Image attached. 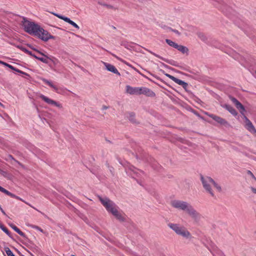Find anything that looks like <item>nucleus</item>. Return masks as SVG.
Segmentation results:
<instances>
[{
  "instance_id": "79ce46f5",
  "label": "nucleus",
  "mask_w": 256,
  "mask_h": 256,
  "mask_svg": "<svg viewBox=\"0 0 256 256\" xmlns=\"http://www.w3.org/2000/svg\"><path fill=\"white\" fill-rule=\"evenodd\" d=\"M32 56L34 57V58H36V59L38 60V58L39 57L36 56V55L34 54H33V56Z\"/></svg>"
},
{
  "instance_id": "f8f14e48",
  "label": "nucleus",
  "mask_w": 256,
  "mask_h": 256,
  "mask_svg": "<svg viewBox=\"0 0 256 256\" xmlns=\"http://www.w3.org/2000/svg\"><path fill=\"white\" fill-rule=\"evenodd\" d=\"M102 64L104 66L106 70H107L108 71L112 72L114 74L120 75V72H118V70L116 68V67L114 66L104 62H102Z\"/></svg>"
},
{
  "instance_id": "2f4dec72",
  "label": "nucleus",
  "mask_w": 256,
  "mask_h": 256,
  "mask_svg": "<svg viewBox=\"0 0 256 256\" xmlns=\"http://www.w3.org/2000/svg\"><path fill=\"white\" fill-rule=\"evenodd\" d=\"M240 55L238 53L236 52H234V58L236 60H239L240 58Z\"/></svg>"
},
{
  "instance_id": "4468645a",
  "label": "nucleus",
  "mask_w": 256,
  "mask_h": 256,
  "mask_svg": "<svg viewBox=\"0 0 256 256\" xmlns=\"http://www.w3.org/2000/svg\"><path fill=\"white\" fill-rule=\"evenodd\" d=\"M0 192L5 194H6L10 196L11 198H16L17 200H21L20 197L18 196H16V195L14 194H12V192H8L4 188L0 186Z\"/></svg>"
},
{
  "instance_id": "37998d69",
  "label": "nucleus",
  "mask_w": 256,
  "mask_h": 256,
  "mask_svg": "<svg viewBox=\"0 0 256 256\" xmlns=\"http://www.w3.org/2000/svg\"><path fill=\"white\" fill-rule=\"evenodd\" d=\"M20 198L21 199V200H22L24 202V200H23ZM24 203H26V204H28V202H24ZM28 205L30 206H32L30 204H28Z\"/></svg>"
},
{
  "instance_id": "c756f323",
  "label": "nucleus",
  "mask_w": 256,
  "mask_h": 256,
  "mask_svg": "<svg viewBox=\"0 0 256 256\" xmlns=\"http://www.w3.org/2000/svg\"><path fill=\"white\" fill-rule=\"evenodd\" d=\"M198 36L203 41H205L206 40V37L202 33L198 34Z\"/></svg>"
},
{
  "instance_id": "9d476101",
  "label": "nucleus",
  "mask_w": 256,
  "mask_h": 256,
  "mask_svg": "<svg viewBox=\"0 0 256 256\" xmlns=\"http://www.w3.org/2000/svg\"><path fill=\"white\" fill-rule=\"evenodd\" d=\"M52 14L54 15L57 16L59 18L62 19V20H64V21H65L66 22L72 25L73 26H74L76 28H77V29L80 28L79 26L76 23H75L74 22L70 20L69 18L64 16H63L58 14L54 13V12H52Z\"/></svg>"
},
{
  "instance_id": "20e7f679",
  "label": "nucleus",
  "mask_w": 256,
  "mask_h": 256,
  "mask_svg": "<svg viewBox=\"0 0 256 256\" xmlns=\"http://www.w3.org/2000/svg\"><path fill=\"white\" fill-rule=\"evenodd\" d=\"M200 180L206 192L209 194L211 196L213 197L214 196V194L212 190V186H213L215 187L218 192H221L222 188L220 186L216 183L212 178L200 175Z\"/></svg>"
},
{
  "instance_id": "ddd939ff",
  "label": "nucleus",
  "mask_w": 256,
  "mask_h": 256,
  "mask_svg": "<svg viewBox=\"0 0 256 256\" xmlns=\"http://www.w3.org/2000/svg\"><path fill=\"white\" fill-rule=\"evenodd\" d=\"M138 87H132L130 86H126V92L130 94L138 95Z\"/></svg>"
},
{
  "instance_id": "a19ab883",
  "label": "nucleus",
  "mask_w": 256,
  "mask_h": 256,
  "mask_svg": "<svg viewBox=\"0 0 256 256\" xmlns=\"http://www.w3.org/2000/svg\"><path fill=\"white\" fill-rule=\"evenodd\" d=\"M108 108V107L106 106H102V110H106Z\"/></svg>"
},
{
  "instance_id": "a211bd4d",
  "label": "nucleus",
  "mask_w": 256,
  "mask_h": 256,
  "mask_svg": "<svg viewBox=\"0 0 256 256\" xmlns=\"http://www.w3.org/2000/svg\"><path fill=\"white\" fill-rule=\"evenodd\" d=\"M34 50H36L35 49H34ZM36 51H37L41 55L44 56V57H39L38 58V60H40L45 64H48V58L46 55H44L43 53H42L37 50H36Z\"/></svg>"
},
{
  "instance_id": "58836bf2",
  "label": "nucleus",
  "mask_w": 256,
  "mask_h": 256,
  "mask_svg": "<svg viewBox=\"0 0 256 256\" xmlns=\"http://www.w3.org/2000/svg\"><path fill=\"white\" fill-rule=\"evenodd\" d=\"M0 64H2V65L5 66V64H6V62H4L2 61V60H0Z\"/></svg>"
},
{
  "instance_id": "a878e982",
  "label": "nucleus",
  "mask_w": 256,
  "mask_h": 256,
  "mask_svg": "<svg viewBox=\"0 0 256 256\" xmlns=\"http://www.w3.org/2000/svg\"><path fill=\"white\" fill-rule=\"evenodd\" d=\"M18 48H20L22 50L23 52H24L28 54L30 56H33V54L31 52L29 51L27 49H26V48L22 46H18Z\"/></svg>"
},
{
  "instance_id": "ea45409f",
  "label": "nucleus",
  "mask_w": 256,
  "mask_h": 256,
  "mask_svg": "<svg viewBox=\"0 0 256 256\" xmlns=\"http://www.w3.org/2000/svg\"><path fill=\"white\" fill-rule=\"evenodd\" d=\"M113 56H114L115 58H116L117 59H118V60L122 61V62H123L122 60H121V59L120 58H119L117 56H116V55L112 54Z\"/></svg>"
},
{
  "instance_id": "a18cd8bd",
  "label": "nucleus",
  "mask_w": 256,
  "mask_h": 256,
  "mask_svg": "<svg viewBox=\"0 0 256 256\" xmlns=\"http://www.w3.org/2000/svg\"><path fill=\"white\" fill-rule=\"evenodd\" d=\"M254 76H256V72H255Z\"/></svg>"
},
{
  "instance_id": "72a5a7b5",
  "label": "nucleus",
  "mask_w": 256,
  "mask_h": 256,
  "mask_svg": "<svg viewBox=\"0 0 256 256\" xmlns=\"http://www.w3.org/2000/svg\"><path fill=\"white\" fill-rule=\"evenodd\" d=\"M166 76H168V78H169L170 79H171L172 80H174V76L170 75V74H166Z\"/></svg>"
},
{
  "instance_id": "1a4fd4ad",
  "label": "nucleus",
  "mask_w": 256,
  "mask_h": 256,
  "mask_svg": "<svg viewBox=\"0 0 256 256\" xmlns=\"http://www.w3.org/2000/svg\"><path fill=\"white\" fill-rule=\"evenodd\" d=\"M244 118L245 120L246 128L252 134H256V130L252 122L245 116H244Z\"/></svg>"
},
{
  "instance_id": "393cba45",
  "label": "nucleus",
  "mask_w": 256,
  "mask_h": 256,
  "mask_svg": "<svg viewBox=\"0 0 256 256\" xmlns=\"http://www.w3.org/2000/svg\"><path fill=\"white\" fill-rule=\"evenodd\" d=\"M134 116H135V115L134 113L131 112V113L129 114V116L128 117V119L130 121H131L133 123L136 122Z\"/></svg>"
},
{
  "instance_id": "6ab92c4d",
  "label": "nucleus",
  "mask_w": 256,
  "mask_h": 256,
  "mask_svg": "<svg viewBox=\"0 0 256 256\" xmlns=\"http://www.w3.org/2000/svg\"><path fill=\"white\" fill-rule=\"evenodd\" d=\"M43 82L46 84H48L49 86H50L51 88H54V90L56 92H58V88L56 86L54 85L52 82L46 79H43Z\"/></svg>"
},
{
  "instance_id": "39448f33",
  "label": "nucleus",
  "mask_w": 256,
  "mask_h": 256,
  "mask_svg": "<svg viewBox=\"0 0 256 256\" xmlns=\"http://www.w3.org/2000/svg\"><path fill=\"white\" fill-rule=\"evenodd\" d=\"M168 226L178 235L182 236L186 238H188L190 236L189 232L183 226H181L178 224L172 223L168 224Z\"/></svg>"
},
{
  "instance_id": "2eb2a0df",
  "label": "nucleus",
  "mask_w": 256,
  "mask_h": 256,
  "mask_svg": "<svg viewBox=\"0 0 256 256\" xmlns=\"http://www.w3.org/2000/svg\"><path fill=\"white\" fill-rule=\"evenodd\" d=\"M173 81L174 82L182 86V88L184 89H186V88L188 87V84L186 82L180 79H178L176 77H174Z\"/></svg>"
},
{
  "instance_id": "423d86ee",
  "label": "nucleus",
  "mask_w": 256,
  "mask_h": 256,
  "mask_svg": "<svg viewBox=\"0 0 256 256\" xmlns=\"http://www.w3.org/2000/svg\"><path fill=\"white\" fill-rule=\"evenodd\" d=\"M208 116L209 117L212 118L216 122L220 124L221 125H222V126H229V125H230L228 122L225 119H224L220 116H216L213 114H208Z\"/></svg>"
},
{
  "instance_id": "e433bc0d",
  "label": "nucleus",
  "mask_w": 256,
  "mask_h": 256,
  "mask_svg": "<svg viewBox=\"0 0 256 256\" xmlns=\"http://www.w3.org/2000/svg\"><path fill=\"white\" fill-rule=\"evenodd\" d=\"M250 189L254 193L256 194V188L253 187H251Z\"/></svg>"
},
{
  "instance_id": "f3484780",
  "label": "nucleus",
  "mask_w": 256,
  "mask_h": 256,
  "mask_svg": "<svg viewBox=\"0 0 256 256\" xmlns=\"http://www.w3.org/2000/svg\"><path fill=\"white\" fill-rule=\"evenodd\" d=\"M9 226L17 233H18L20 236L24 237V234L15 225L12 224H10Z\"/></svg>"
},
{
  "instance_id": "9b49d317",
  "label": "nucleus",
  "mask_w": 256,
  "mask_h": 256,
  "mask_svg": "<svg viewBox=\"0 0 256 256\" xmlns=\"http://www.w3.org/2000/svg\"><path fill=\"white\" fill-rule=\"evenodd\" d=\"M230 100L235 104L236 108L239 110L240 112L242 114H244V112H245V108L243 105L239 101H238L237 99L234 97H230Z\"/></svg>"
},
{
  "instance_id": "dca6fc26",
  "label": "nucleus",
  "mask_w": 256,
  "mask_h": 256,
  "mask_svg": "<svg viewBox=\"0 0 256 256\" xmlns=\"http://www.w3.org/2000/svg\"><path fill=\"white\" fill-rule=\"evenodd\" d=\"M224 108L227 110L233 116H236L238 114V112H236V110L232 106L228 104H225L224 106Z\"/></svg>"
},
{
  "instance_id": "bb28decb",
  "label": "nucleus",
  "mask_w": 256,
  "mask_h": 256,
  "mask_svg": "<svg viewBox=\"0 0 256 256\" xmlns=\"http://www.w3.org/2000/svg\"><path fill=\"white\" fill-rule=\"evenodd\" d=\"M5 251L8 256H16L8 248H5Z\"/></svg>"
},
{
  "instance_id": "4be33fe9",
  "label": "nucleus",
  "mask_w": 256,
  "mask_h": 256,
  "mask_svg": "<svg viewBox=\"0 0 256 256\" xmlns=\"http://www.w3.org/2000/svg\"><path fill=\"white\" fill-rule=\"evenodd\" d=\"M5 66L8 67V68H10L11 70H14L18 72H19V73H20V74H25V72H22V70H20L16 68H14L12 66V65L8 64V63H6V64H5Z\"/></svg>"
},
{
  "instance_id": "6e6552de",
  "label": "nucleus",
  "mask_w": 256,
  "mask_h": 256,
  "mask_svg": "<svg viewBox=\"0 0 256 256\" xmlns=\"http://www.w3.org/2000/svg\"><path fill=\"white\" fill-rule=\"evenodd\" d=\"M40 98L42 100H44L48 104L54 105L58 108H62V105L59 102H58L52 99L49 98H48L44 96L43 94H40Z\"/></svg>"
},
{
  "instance_id": "5701e85b",
  "label": "nucleus",
  "mask_w": 256,
  "mask_h": 256,
  "mask_svg": "<svg viewBox=\"0 0 256 256\" xmlns=\"http://www.w3.org/2000/svg\"><path fill=\"white\" fill-rule=\"evenodd\" d=\"M166 42L170 46H172L175 48H176V46H178V44L169 39H166Z\"/></svg>"
},
{
  "instance_id": "c03bdc74",
  "label": "nucleus",
  "mask_w": 256,
  "mask_h": 256,
  "mask_svg": "<svg viewBox=\"0 0 256 256\" xmlns=\"http://www.w3.org/2000/svg\"><path fill=\"white\" fill-rule=\"evenodd\" d=\"M20 198L21 199V200H22L24 202V200H23ZM24 203H26V204H28V202H24ZM28 205L30 206H32L30 204H28Z\"/></svg>"
},
{
  "instance_id": "f03ea898",
  "label": "nucleus",
  "mask_w": 256,
  "mask_h": 256,
  "mask_svg": "<svg viewBox=\"0 0 256 256\" xmlns=\"http://www.w3.org/2000/svg\"><path fill=\"white\" fill-rule=\"evenodd\" d=\"M171 205L176 209L186 212L195 221H198L201 218L200 214L186 202L175 200L171 202Z\"/></svg>"
},
{
  "instance_id": "473e14b6",
  "label": "nucleus",
  "mask_w": 256,
  "mask_h": 256,
  "mask_svg": "<svg viewBox=\"0 0 256 256\" xmlns=\"http://www.w3.org/2000/svg\"><path fill=\"white\" fill-rule=\"evenodd\" d=\"M248 174L250 175L251 176V177L255 180H256V178L254 176V174L250 171V170H248V172H247Z\"/></svg>"
},
{
  "instance_id": "cd10ccee",
  "label": "nucleus",
  "mask_w": 256,
  "mask_h": 256,
  "mask_svg": "<svg viewBox=\"0 0 256 256\" xmlns=\"http://www.w3.org/2000/svg\"><path fill=\"white\" fill-rule=\"evenodd\" d=\"M150 54H153L154 56H156V57L164 61V62H168V60L162 56H160L151 52V51H148Z\"/></svg>"
},
{
  "instance_id": "b1692460",
  "label": "nucleus",
  "mask_w": 256,
  "mask_h": 256,
  "mask_svg": "<svg viewBox=\"0 0 256 256\" xmlns=\"http://www.w3.org/2000/svg\"><path fill=\"white\" fill-rule=\"evenodd\" d=\"M10 164L16 167H17L18 165L24 167V166L20 162L15 159H14V160L11 161Z\"/></svg>"
},
{
  "instance_id": "aec40b11",
  "label": "nucleus",
  "mask_w": 256,
  "mask_h": 256,
  "mask_svg": "<svg viewBox=\"0 0 256 256\" xmlns=\"http://www.w3.org/2000/svg\"><path fill=\"white\" fill-rule=\"evenodd\" d=\"M176 49H177L180 52H182V54L186 53L188 52V48L183 46L178 45L176 46Z\"/></svg>"
},
{
  "instance_id": "f704fd0d",
  "label": "nucleus",
  "mask_w": 256,
  "mask_h": 256,
  "mask_svg": "<svg viewBox=\"0 0 256 256\" xmlns=\"http://www.w3.org/2000/svg\"><path fill=\"white\" fill-rule=\"evenodd\" d=\"M172 32H174L175 34H178L180 36V33L178 32V31L176 30H172Z\"/></svg>"
},
{
  "instance_id": "412c9836",
  "label": "nucleus",
  "mask_w": 256,
  "mask_h": 256,
  "mask_svg": "<svg viewBox=\"0 0 256 256\" xmlns=\"http://www.w3.org/2000/svg\"><path fill=\"white\" fill-rule=\"evenodd\" d=\"M140 172H141L140 170L134 168V170H132L131 172H130V174L133 178H134L135 175L136 176L140 175Z\"/></svg>"
},
{
  "instance_id": "7c9ffc66",
  "label": "nucleus",
  "mask_w": 256,
  "mask_h": 256,
  "mask_svg": "<svg viewBox=\"0 0 256 256\" xmlns=\"http://www.w3.org/2000/svg\"><path fill=\"white\" fill-rule=\"evenodd\" d=\"M14 158H13V156H12L8 155V156L7 158H6V160L10 163V162L14 160Z\"/></svg>"
},
{
  "instance_id": "7ed1b4c3",
  "label": "nucleus",
  "mask_w": 256,
  "mask_h": 256,
  "mask_svg": "<svg viewBox=\"0 0 256 256\" xmlns=\"http://www.w3.org/2000/svg\"><path fill=\"white\" fill-rule=\"evenodd\" d=\"M98 198L108 212L112 214L120 222H124L125 220L124 216L120 212L118 206L113 201L107 197L98 196Z\"/></svg>"
},
{
  "instance_id": "c9c22d12",
  "label": "nucleus",
  "mask_w": 256,
  "mask_h": 256,
  "mask_svg": "<svg viewBox=\"0 0 256 256\" xmlns=\"http://www.w3.org/2000/svg\"><path fill=\"white\" fill-rule=\"evenodd\" d=\"M32 228H34L37 229L41 232L42 231V230L40 228H39L38 226H32Z\"/></svg>"
},
{
  "instance_id": "0eeeda50",
  "label": "nucleus",
  "mask_w": 256,
  "mask_h": 256,
  "mask_svg": "<svg viewBox=\"0 0 256 256\" xmlns=\"http://www.w3.org/2000/svg\"><path fill=\"white\" fill-rule=\"evenodd\" d=\"M138 95L144 94L148 96H154L155 94L150 89L145 87H138Z\"/></svg>"
},
{
  "instance_id": "4c0bfd02",
  "label": "nucleus",
  "mask_w": 256,
  "mask_h": 256,
  "mask_svg": "<svg viewBox=\"0 0 256 256\" xmlns=\"http://www.w3.org/2000/svg\"><path fill=\"white\" fill-rule=\"evenodd\" d=\"M0 211L2 212L4 214V215H6V212H4V210L1 207V206H0Z\"/></svg>"
},
{
  "instance_id": "c85d7f7f",
  "label": "nucleus",
  "mask_w": 256,
  "mask_h": 256,
  "mask_svg": "<svg viewBox=\"0 0 256 256\" xmlns=\"http://www.w3.org/2000/svg\"><path fill=\"white\" fill-rule=\"evenodd\" d=\"M0 229L2 231H4L6 234L9 236H10V232L8 231V230L6 227L3 226L2 227L0 228Z\"/></svg>"
},
{
  "instance_id": "f257e3e1",
  "label": "nucleus",
  "mask_w": 256,
  "mask_h": 256,
  "mask_svg": "<svg viewBox=\"0 0 256 256\" xmlns=\"http://www.w3.org/2000/svg\"><path fill=\"white\" fill-rule=\"evenodd\" d=\"M22 26L26 32L34 35L44 42H46L50 39L54 38V36L40 27V26L34 22L28 21L25 18H24L22 21Z\"/></svg>"
}]
</instances>
